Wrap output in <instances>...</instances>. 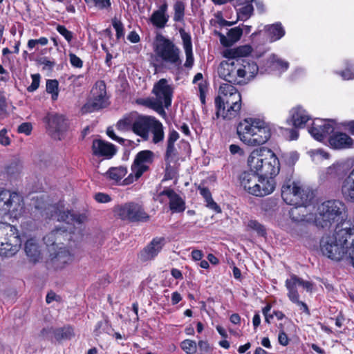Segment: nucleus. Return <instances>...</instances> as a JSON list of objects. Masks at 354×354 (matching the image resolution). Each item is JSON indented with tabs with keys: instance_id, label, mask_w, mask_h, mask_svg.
<instances>
[{
	"instance_id": "6e6552de",
	"label": "nucleus",
	"mask_w": 354,
	"mask_h": 354,
	"mask_svg": "<svg viewBox=\"0 0 354 354\" xmlns=\"http://www.w3.org/2000/svg\"><path fill=\"white\" fill-rule=\"evenodd\" d=\"M156 40L159 44H157L155 51L162 62L177 68L180 67L182 60L180 48L171 39L162 35H157Z\"/></svg>"
},
{
	"instance_id": "ea45409f",
	"label": "nucleus",
	"mask_w": 354,
	"mask_h": 354,
	"mask_svg": "<svg viewBox=\"0 0 354 354\" xmlns=\"http://www.w3.org/2000/svg\"><path fill=\"white\" fill-rule=\"evenodd\" d=\"M74 336V328L71 325H66L55 329L54 338L58 342L64 339H71Z\"/></svg>"
},
{
	"instance_id": "f03ea898",
	"label": "nucleus",
	"mask_w": 354,
	"mask_h": 354,
	"mask_svg": "<svg viewBox=\"0 0 354 354\" xmlns=\"http://www.w3.org/2000/svg\"><path fill=\"white\" fill-rule=\"evenodd\" d=\"M320 250L333 261L346 260L354 267V224L344 221L337 225L332 235L323 236Z\"/></svg>"
},
{
	"instance_id": "9d476101",
	"label": "nucleus",
	"mask_w": 354,
	"mask_h": 354,
	"mask_svg": "<svg viewBox=\"0 0 354 354\" xmlns=\"http://www.w3.org/2000/svg\"><path fill=\"white\" fill-rule=\"evenodd\" d=\"M154 153L150 150H144L138 152L131 165L132 174L124 180L126 185L132 183L138 180L141 176L149 170V165L153 161Z\"/></svg>"
},
{
	"instance_id": "72a5a7b5",
	"label": "nucleus",
	"mask_w": 354,
	"mask_h": 354,
	"mask_svg": "<svg viewBox=\"0 0 354 354\" xmlns=\"http://www.w3.org/2000/svg\"><path fill=\"white\" fill-rule=\"evenodd\" d=\"M241 108V104L228 102V105L221 110V117L225 120H232L239 116Z\"/></svg>"
},
{
	"instance_id": "7ed1b4c3",
	"label": "nucleus",
	"mask_w": 354,
	"mask_h": 354,
	"mask_svg": "<svg viewBox=\"0 0 354 354\" xmlns=\"http://www.w3.org/2000/svg\"><path fill=\"white\" fill-rule=\"evenodd\" d=\"M259 67L252 58L237 59L232 63H221L219 73L227 82L245 85L257 74Z\"/></svg>"
},
{
	"instance_id": "58836bf2",
	"label": "nucleus",
	"mask_w": 354,
	"mask_h": 354,
	"mask_svg": "<svg viewBox=\"0 0 354 354\" xmlns=\"http://www.w3.org/2000/svg\"><path fill=\"white\" fill-rule=\"evenodd\" d=\"M149 131L153 134L152 141L153 143L157 144L164 139V131L162 123L154 118L152 120V124L150 127Z\"/></svg>"
},
{
	"instance_id": "c03bdc74",
	"label": "nucleus",
	"mask_w": 354,
	"mask_h": 354,
	"mask_svg": "<svg viewBox=\"0 0 354 354\" xmlns=\"http://www.w3.org/2000/svg\"><path fill=\"white\" fill-rule=\"evenodd\" d=\"M345 68L336 71L335 73L340 76L343 80H352L354 79V63L349 60L344 61Z\"/></svg>"
},
{
	"instance_id": "13d9d810",
	"label": "nucleus",
	"mask_w": 354,
	"mask_h": 354,
	"mask_svg": "<svg viewBox=\"0 0 354 354\" xmlns=\"http://www.w3.org/2000/svg\"><path fill=\"white\" fill-rule=\"evenodd\" d=\"M86 221V216L84 214H77L71 212L70 223L82 224Z\"/></svg>"
},
{
	"instance_id": "79ce46f5",
	"label": "nucleus",
	"mask_w": 354,
	"mask_h": 354,
	"mask_svg": "<svg viewBox=\"0 0 354 354\" xmlns=\"http://www.w3.org/2000/svg\"><path fill=\"white\" fill-rule=\"evenodd\" d=\"M127 173V169L125 167L120 166L118 167H111L106 173V176L111 180L115 182L120 181Z\"/></svg>"
},
{
	"instance_id": "f8f14e48",
	"label": "nucleus",
	"mask_w": 354,
	"mask_h": 354,
	"mask_svg": "<svg viewBox=\"0 0 354 354\" xmlns=\"http://www.w3.org/2000/svg\"><path fill=\"white\" fill-rule=\"evenodd\" d=\"M109 104L106 90H91L87 102L80 109L82 115L99 111Z\"/></svg>"
},
{
	"instance_id": "cd10ccee",
	"label": "nucleus",
	"mask_w": 354,
	"mask_h": 354,
	"mask_svg": "<svg viewBox=\"0 0 354 354\" xmlns=\"http://www.w3.org/2000/svg\"><path fill=\"white\" fill-rule=\"evenodd\" d=\"M341 191L346 201L354 203V169L343 180Z\"/></svg>"
},
{
	"instance_id": "6ab92c4d",
	"label": "nucleus",
	"mask_w": 354,
	"mask_h": 354,
	"mask_svg": "<svg viewBox=\"0 0 354 354\" xmlns=\"http://www.w3.org/2000/svg\"><path fill=\"white\" fill-rule=\"evenodd\" d=\"M2 236H6L5 237L9 241V243H6V247H10V249L12 248V250H18L21 245V240L17 230L14 226L10 224L0 223V238Z\"/></svg>"
},
{
	"instance_id": "9b49d317",
	"label": "nucleus",
	"mask_w": 354,
	"mask_h": 354,
	"mask_svg": "<svg viewBox=\"0 0 354 354\" xmlns=\"http://www.w3.org/2000/svg\"><path fill=\"white\" fill-rule=\"evenodd\" d=\"M44 122L46 124L50 133L59 140L69 128V122L65 115L57 113H48L44 118Z\"/></svg>"
},
{
	"instance_id": "c9c22d12",
	"label": "nucleus",
	"mask_w": 354,
	"mask_h": 354,
	"mask_svg": "<svg viewBox=\"0 0 354 354\" xmlns=\"http://www.w3.org/2000/svg\"><path fill=\"white\" fill-rule=\"evenodd\" d=\"M154 95L153 100H158L160 102L162 109L163 105L168 108L171 104L172 90H153Z\"/></svg>"
},
{
	"instance_id": "bb28decb",
	"label": "nucleus",
	"mask_w": 354,
	"mask_h": 354,
	"mask_svg": "<svg viewBox=\"0 0 354 354\" xmlns=\"http://www.w3.org/2000/svg\"><path fill=\"white\" fill-rule=\"evenodd\" d=\"M275 188V183L272 178L259 176V183L255 188L253 196L263 197L271 194Z\"/></svg>"
},
{
	"instance_id": "5fc2aeb1",
	"label": "nucleus",
	"mask_w": 354,
	"mask_h": 354,
	"mask_svg": "<svg viewBox=\"0 0 354 354\" xmlns=\"http://www.w3.org/2000/svg\"><path fill=\"white\" fill-rule=\"evenodd\" d=\"M37 63L39 65L43 66V69H47L49 71H52L56 64L54 59L50 60L46 57H40L37 59Z\"/></svg>"
},
{
	"instance_id": "69168bd1",
	"label": "nucleus",
	"mask_w": 354,
	"mask_h": 354,
	"mask_svg": "<svg viewBox=\"0 0 354 354\" xmlns=\"http://www.w3.org/2000/svg\"><path fill=\"white\" fill-rule=\"evenodd\" d=\"M94 198L98 203H109L111 200V198L109 194L101 192L97 193Z\"/></svg>"
},
{
	"instance_id": "c756f323",
	"label": "nucleus",
	"mask_w": 354,
	"mask_h": 354,
	"mask_svg": "<svg viewBox=\"0 0 354 354\" xmlns=\"http://www.w3.org/2000/svg\"><path fill=\"white\" fill-rule=\"evenodd\" d=\"M252 48L250 45L240 46L239 47L228 49L225 53L224 56L228 59H243L250 58L248 55L252 53Z\"/></svg>"
},
{
	"instance_id": "052dcab7",
	"label": "nucleus",
	"mask_w": 354,
	"mask_h": 354,
	"mask_svg": "<svg viewBox=\"0 0 354 354\" xmlns=\"http://www.w3.org/2000/svg\"><path fill=\"white\" fill-rule=\"evenodd\" d=\"M11 140L8 136V130L6 128L0 131V145L3 146H8L10 145Z\"/></svg>"
},
{
	"instance_id": "20e7f679",
	"label": "nucleus",
	"mask_w": 354,
	"mask_h": 354,
	"mask_svg": "<svg viewBox=\"0 0 354 354\" xmlns=\"http://www.w3.org/2000/svg\"><path fill=\"white\" fill-rule=\"evenodd\" d=\"M236 132L240 140L250 146L265 144L271 137L270 126L259 118H248L241 121Z\"/></svg>"
},
{
	"instance_id": "b1692460",
	"label": "nucleus",
	"mask_w": 354,
	"mask_h": 354,
	"mask_svg": "<svg viewBox=\"0 0 354 354\" xmlns=\"http://www.w3.org/2000/svg\"><path fill=\"white\" fill-rule=\"evenodd\" d=\"M93 153L95 156L112 158L117 151L114 145L100 139L94 140L92 145Z\"/></svg>"
},
{
	"instance_id": "ddd939ff",
	"label": "nucleus",
	"mask_w": 354,
	"mask_h": 354,
	"mask_svg": "<svg viewBox=\"0 0 354 354\" xmlns=\"http://www.w3.org/2000/svg\"><path fill=\"white\" fill-rule=\"evenodd\" d=\"M21 201L17 193L0 189V214H15L21 208Z\"/></svg>"
},
{
	"instance_id": "680f3d73",
	"label": "nucleus",
	"mask_w": 354,
	"mask_h": 354,
	"mask_svg": "<svg viewBox=\"0 0 354 354\" xmlns=\"http://www.w3.org/2000/svg\"><path fill=\"white\" fill-rule=\"evenodd\" d=\"M32 130V126L30 122H24L18 127L17 131L28 136L31 133Z\"/></svg>"
},
{
	"instance_id": "6e6d98bb",
	"label": "nucleus",
	"mask_w": 354,
	"mask_h": 354,
	"mask_svg": "<svg viewBox=\"0 0 354 354\" xmlns=\"http://www.w3.org/2000/svg\"><path fill=\"white\" fill-rule=\"evenodd\" d=\"M48 38H46L45 37H41L37 39H29L27 43V46L30 50H31V49L34 48L36 46V45L39 44L41 46H46L48 44Z\"/></svg>"
},
{
	"instance_id": "393cba45",
	"label": "nucleus",
	"mask_w": 354,
	"mask_h": 354,
	"mask_svg": "<svg viewBox=\"0 0 354 354\" xmlns=\"http://www.w3.org/2000/svg\"><path fill=\"white\" fill-rule=\"evenodd\" d=\"M168 6L167 0H163L162 3L158 6V10L153 11L149 20L154 26L158 28H165L169 17L167 15Z\"/></svg>"
},
{
	"instance_id": "de8ad7c7",
	"label": "nucleus",
	"mask_w": 354,
	"mask_h": 354,
	"mask_svg": "<svg viewBox=\"0 0 354 354\" xmlns=\"http://www.w3.org/2000/svg\"><path fill=\"white\" fill-rule=\"evenodd\" d=\"M248 227L257 232L259 236H265L266 235V230L265 227L256 220L249 221Z\"/></svg>"
},
{
	"instance_id": "3c124183",
	"label": "nucleus",
	"mask_w": 354,
	"mask_h": 354,
	"mask_svg": "<svg viewBox=\"0 0 354 354\" xmlns=\"http://www.w3.org/2000/svg\"><path fill=\"white\" fill-rule=\"evenodd\" d=\"M353 166V162L351 160H346L345 162L338 163L334 165L333 169L335 170L337 174H346L350 169L351 167Z\"/></svg>"
},
{
	"instance_id": "423d86ee",
	"label": "nucleus",
	"mask_w": 354,
	"mask_h": 354,
	"mask_svg": "<svg viewBox=\"0 0 354 354\" xmlns=\"http://www.w3.org/2000/svg\"><path fill=\"white\" fill-rule=\"evenodd\" d=\"M281 197L284 202L295 207H306L314 198V193L304 188L291 179L286 180L281 187Z\"/></svg>"
},
{
	"instance_id": "7c9ffc66",
	"label": "nucleus",
	"mask_w": 354,
	"mask_h": 354,
	"mask_svg": "<svg viewBox=\"0 0 354 354\" xmlns=\"http://www.w3.org/2000/svg\"><path fill=\"white\" fill-rule=\"evenodd\" d=\"M243 35V29L239 27H235L230 29L227 32V36L220 34V42L225 47H230L235 42L239 41Z\"/></svg>"
},
{
	"instance_id": "f257e3e1",
	"label": "nucleus",
	"mask_w": 354,
	"mask_h": 354,
	"mask_svg": "<svg viewBox=\"0 0 354 354\" xmlns=\"http://www.w3.org/2000/svg\"><path fill=\"white\" fill-rule=\"evenodd\" d=\"M320 250L333 261L346 260L354 267V224L344 221L337 225L332 235L323 236Z\"/></svg>"
},
{
	"instance_id": "a211bd4d",
	"label": "nucleus",
	"mask_w": 354,
	"mask_h": 354,
	"mask_svg": "<svg viewBox=\"0 0 354 354\" xmlns=\"http://www.w3.org/2000/svg\"><path fill=\"white\" fill-rule=\"evenodd\" d=\"M310 119L306 111L301 106H297L290 111V116L286 120V123L292 127L302 129Z\"/></svg>"
},
{
	"instance_id": "4d7b16f0",
	"label": "nucleus",
	"mask_w": 354,
	"mask_h": 354,
	"mask_svg": "<svg viewBox=\"0 0 354 354\" xmlns=\"http://www.w3.org/2000/svg\"><path fill=\"white\" fill-rule=\"evenodd\" d=\"M292 279L295 280L296 284L301 286L304 288L308 291H311L313 288V283L308 281H304L301 278L298 277L295 274H292Z\"/></svg>"
},
{
	"instance_id": "5701e85b",
	"label": "nucleus",
	"mask_w": 354,
	"mask_h": 354,
	"mask_svg": "<svg viewBox=\"0 0 354 354\" xmlns=\"http://www.w3.org/2000/svg\"><path fill=\"white\" fill-rule=\"evenodd\" d=\"M179 33L183 41V46L186 56L184 66L189 68L193 66L194 63L192 37L190 33L186 32L183 28H180L179 29Z\"/></svg>"
},
{
	"instance_id": "e2e57ef3",
	"label": "nucleus",
	"mask_w": 354,
	"mask_h": 354,
	"mask_svg": "<svg viewBox=\"0 0 354 354\" xmlns=\"http://www.w3.org/2000/svg\"><path fill=\"white\" fill-rule=\"evenodd\" d=\"M299 129V128H296L294 127H292V128H290V129H288V128L285 129V133L290 140H297L298 138V137H299L298 129Z\"/></svg>"
},
{
	"instance_id": "c85d7f7f",
	"label": "nucleus",
	"mask_w": 354,
	"mask_h": 354,
	"mask_svg": "<svg viewBox=\"0 0 354 354\" xmlns=\"http://www.w3.org/2000/svg\"><path fill=\"white\" fill-rule=\"evenodd\" d=\"M25 252L29 261L35 263L41 259V253L39 244L34 239L27 240L24 246Z\"/></svg>"
},
{
	"instance_id": "412c9836",
	"label": "nucleus",
	"mask_w": 354,
	"mask_h": 354,
	"mask_svg": "<svg viewBox=\"0 0 354 354\" xmlns=\"http://www.w3.org/2000/svg\"><path fill=\"white\" fill-rule=\"evenodd\" d=\"M154 118L149 116L138 117L132 124L133 131L144 140H148L150 127Z\"/></svg>"
},
{
	"instance_id": "09e8293b",
	"label": "nucleus",
	"mask_w": 354,
	"mask_h": 354,
	"mask_svg": "<svg viewBox=\"0 0 354 354\" xmlns=\"http://www.w3.org/2000/svg\"><path fill=\"white\" fill-rule=\"evenodd\" d=\"M180 346L187 354H194L196 352V343L194 340L185 339L181 342Z\"/></svg>"
},
{
	"instance_id": "39448f33",
	"label": "nucleus",
	"mask_w": 354,
	"mask_h": 354,
	"mask_svg": "<svg viewBox=\"0 0 354 354\" xmlns=\"http://www.w3.org/2000/svg\"><path fill=\"white\" fill-rule=\"evenodd\" d=\"M251 170L259 176L272 178L279 171V161L276 155L268 149H255L248 158Z\"/></svg>"
},
{
	"instance_id": "4468645a",
	"label": "nucleus",
	"mask_w": 354,
	"mask_h": 354,
	"mask_svg": "<svg viewBox=\"0 0 354 354\" xmlns=\"http://www.w3.org/2000/svg\"><path fill=\"white\" fill-rule=\"evenodd\" d=\"M228 102H236V104H241V96L239 90H223L221 95H218L215 98L216 113L213 117V120L221 118V110L225 108V105H228Z\"/></svg>"
},
{
	"instance_id": "473e14b6",
	"label": "nucleus",
	"mask_w": 354,
	"mask_h": 354,
	"mask_svg": "<svg viewBox=\"0 0 354 354\" xmlns=\"http://www.w3.org/2000/svg\"><path fill=\"white\" fill-rule=\"evenodd\" d=\"M267 70L270 72L277 71L279 73L286 71L289 68V63L275 55L270 57L266 62Z\"/></svg>"
},
{
	"instance_id": "8fccbe9b",
	"label": "nucleus",
	"mask_w": 354,
	"mask_h": 354,
	"mask_svg": "<svg viewBox=\"0 0 354 354\" xmlns=\"http://www.w3.org/2000/svg\"><path fill=\"white\" fill-rule=\"evenodd\" d=\"M112 26L116 32V38L120 39L124 36V28L123 24L120 20H118L116 17L112 19Z\"/></svg>"
},
{
	"instance_id": "864d4df0",
	"label": "nucleus",
	"mask_w": 354,
	"mask_h": 354,
	"mask_svg": "<svg viewBox=\"0 0 354 354\" xmlns=\"http://www.w3.org/2000/svg\"><path fill=\"white\" fill-rule=\"evenodd\" d=\"M55 329L53 327L44 328L40 331L39 337L44 340H52L55 337Z\"/></svg>"
},
{
	"instance_id": "1a4fd4ad",
	"label": "nucleus",
	"mask_w": 354,
	"mask_h": 354,
	"mask_svg": "<svg viewBox=\"0 0 354 354\" xmlns=\"http://www.w3.org/2000/svg\"><path fill=\"white\" fill-rule=\"evenodd\" d=\"M113 212L120 219L133 223L147 222L150 218L144 208L134 202L117 205L113 208Z\"/></svg>"
},
{
	"instance_id": "2eb2a0df",
	"label": "nucleus",
	"mask_w": 354,
	"mask_h": 354,
	"mask_svg": "<svg viewBox=\"0 0 354 354\" xmlns=\"http://www.w3.org/2000/svg\"><path fill=\"white\" fill-rule=\"evenodd\" d=\"M166 241L164 237H155L138 254V257L142 262H146L153 259L162 250Z\"/></svg>"
},
{
	"instance_id": "0eeeda50",
	"label": "nucleus",
	"mask_w": 354,
	"mask_h": 354,
	"mask_svg": "<svg viewBox=\"0 0 354 354\" xmlns=\"http://www.w3.org/2000/svg\"><path fill=\"white\" fill-rule=\"evenodd\" d=\"M344 210V205L339 201L331 200L325 201L318 207L315 223L317 225L322 227H329L332 223L339 221V219H341V221L337 223L336 227L344 221H351L354 224L351 220H343L342 214ZM335 230L336 229H335L334 232Z\"/></svg>"
},
{
	"instance_id": "f3484780",
	"label": "nucleus",
	"mask_w": 354,
	"mask_h": 354,
	"mask_svg": "<svg viewBox=\"0 0 354 354\" xmlns=\"http://www.w3.org/2000/svg\"><path fill=\"white\" fill-rule=\"evenodd\" d=\"M333 123V120H318L317 122H313L309 133L317 140L322 141L334 131Z\"/></svg>"
},
{
	"instance_id": "338daca9",
	"label": "nucleus",
	"mask_w": 354,
	"mask_h": 354,
	"mask_svg": "<svg viewBox=\"0 0 354 354\" xmlns=\"http://www.w3.org/2000/svg\"><path fill=\"white\" fill-rule=\"evenodd\" d=\"M117 128L120 130H127L130 127L132 128V124L129 119L120 120L117 123Z\"/></svg>"
},
{
	"instance_id": "774afa93",
	"label": "nucleus",
	"mask_w": 354,
	"mask_h": 354,
	"mask_svg": "<svg viewBox=\"0 0 354 354\" xmlns=\"http://www.w3.org/2000/svg\"><path fill=\"white\" fill-rule=\"evenodd\" d=\"M93 5L102 10L111 8V3L110 0H97L95 1Z\"/></svg>"
},
{
	"instance_id": "37998d69",
	"label": "nucleus",
	"mask_w": 354,
	"mask_h": 354,
	"mask_svg": "<svg viewBox=\"0 0 354 354\" xmlns=\"http://www.w3.org/2000/svg\"><path fill=\"white\" fill-rule=\"evenodd\" d=\"M173 20L175 22H184L185 13V3L180 0L176 1L174 4Z\"/></svg>"
},
{
	"instance_id": "a878e982",
	"label": "nucleus",
	"mask_w": 354,
	"mask_h": 354,
	"mask_svg": "<svg viewBox=\"0 0 354 354\" xmlns=\"http://www.w3.org/2000/svg\"><path fill=\"white\" fill-rule=\"evenodd\" d=\"M333 149H342L351 148L354 146V140L345 133H336L328 139Z\"/></svg>"
},
{
	"instance_id": "603ef678",
	"label": "nucleus",
	"mask_w": 354,
	"mask_h": 354,
	"mask_svg": "<svg viewBox=\"0 0 354 354\" xmlns=\"http://www.w3.org/2000/svg\"><path fill=\"white\" fill-rule=\"evenodd\" d=\"M56 30L62 35L68 43L71 42L73 38V33L71 30H68L65 26L58 24L56 26Z\"/></svg>"
},
{
	"instance_id": "4c0bfd02",
	"label": "nucleus",
	"mask_w": 354,
	"mask_h": 354,
	"mask_svg": "<svg viewBox=\"0 0 354 354\" xmlns=\"http://www.w3.org/2000/svg\"><path fill=\"white\" fill-rule=\"evenodd\" d=\"M136 103L147 108H150L158 113H165L162 109L160 102L158 100H153V97H139L136 100Z\"/></svg>"
},
{
	"instance_id": "2f4dec72",
	"label": "nucleus",
	"mask_w": 354,
	"mask_h": 354,
	"mask_svg": "<svg viewBox=\"0 0 354 354\" xmlns=\"http://www.w3.org/2000/svg\"><path fill=\"white\" fill-rule=\"evenodd\" d=\"M265 32L267 34L270 41H276L285 35V30L280 22L265 26Z\"/></svg>"
},
{
	"instance_id": "f704fd0d",
	"label": "nucleus",
	"mask_w": 354,
	"mask_h": 354,
	"mask_svg": "<svg viewBox=\"0 0 354 354\" xmlns=\"http://www.w3.org/2000/svg\"><path fill=\"white\" fill-rule=\"evenodd\" d=\"M62 236H68L67 230L62 227H56L44 236L43 240L47 245H54L57 241H61Z\"/></svg>"
},
{
	"instance_id": "dca6fc26",
	"label": "nucleus",
	"mask_w": 354,
	"mask_h": 354,
	"mask_svg": "<svg viewBox=\"0 0 354 354\" xmlns=\"http://www.w3.org/2000/svg\"><path fill=\"white\" fill-rule=\"evenodd\" d=\"M73 259L72 253L65 247H60L50 252V261L55 270H62Z\"/></svg>"
},
{
	"instance_id": "bf43d9fd",
	"label": "nucleus",
	"mask_w": 354,
	"mask_h": 354,
	"mask_svg": "<svg viewBox=\"0 0 354 354\" xmlns=\"http://www.w3.org/2000/svg\"><path fill=\"white\" fill-rule=\"evenodd\" d=\"M69 60L71 66L74 68H81L83 66V61L77 57L75 54L70 53Z\"/></svg>"
},
{
	"instance_id": "aec40b11",
	"label": "nucleus",
	"mask_w": 354,
	"mask_h": 354,
	"mask_svg": "<svg viewBox=\"0 0 354 354\" xmlns=\"http://www.w3.org/2000/svg\"><path fill=\"white\" fill-rule=\"evenodd\" d=\"M259 175L250 169L249 171L241 172L239 176V181L244 190L253 195L259 183Z\"/></svg>"
},
{
	"instance_id": "0e129e2a",
	"label": "nucleus",
	"mask_w": 354,
	"mask_h": 354,
	"mask_svg": "<svg viewBox=\"0 0 354 354\" xmlns=\"http://www.w3.org/2000/svg\"><path fill=\"white\" fill-rule=\"evenodd\" d=\"M106 134L111 138L113 139V140L115 141H117L118 142L120 143V144H122V145H124V142H129V140H125L124 138H120L118 136H117L115 133H114V131L113 129H112V127H109L107 128L106 129Z\"/></svg>"
},
{
	"instance_id": "a19ab883",
	"label": "nucleus",
	"mask_w": 354,
	"mask_h": 354,
	"mask_svg": "<svg viewBox=\"0 0 354 354\" xmlns=\"http://www.w3.org/2000/svg\"><path fill=\"white\" fill-rule=\"evenodd\" d=\"M256 0L247 1L244 5L237 10L238 19L245 21L249 19L254 13V7L252 3Z\"/></svg>"
},
{
	"instance_id": "4be33fe9",
	"label": "nucleus",
	"mask_w": 354,
	"mask_h": 354,
	"mask_svg": "<svg viewBox=\"0 0 354 354\" xmlns=\"http://www.w3.org/2000/svg\"><path fill=\"white\" fill-rule=\"evenodd\" d=\"M158 196H167L169 198V208L172 212L180 213L185 211L186 208L185 202L174 189L166 188L160 192Z\"/></svg>"
},
{
	"instance_id": "49530a36",
	"label": "nucleus",
	"mask_w": 354,
	"mask_h": 354,
	"mask_svg": "<svg viewBox=\"0 0 354 354\" xmlns=\"http://www.w3.org/2000/svg\"><path fill=\"white\" fill-rule=\"evenodd\" d=\"M178 155L174 144L167 143V149L165 153V160L166 161L167 169L170 167V162Z\"/></svg>"
},
{
	"instance_id": "a18cd8bd",
	"label": "nucleus",
	"mask_w": 354,
	"mask_h": 354,
	"mask_svg": "<svg viewBox=\"0 0 354 354\" xmlns=\"http://www.w3.org/2000/svg\"><path fill=\"white\" fill-rule=\"evenodd\" d=\"M296 286L297 284L295 280L292 279V276L290 277V279H288L286 281V286L288 290V297L293 303L298 302V299H299V295L297 292Z\"/></svg>"
},
{
	"instance_id": "e433bc0d",
	"label": "nucleus",
	"mask_w": 354,
	"mask_h": 354,
	"mask_svg": "<svg viewBox=\"0 0 354 354\" xmlns=\"http://www.w3.org/2000/svg\"><path fill=\"white\" fill-rule=\"evenodd\" d=\"M198 190H199L201 195L205 198V201L207 203V207L214 210L217 213L221 212V207L216 202L214 201L212 197V194L207 187L201 185L198 187Z\"/></svg>"
}]
</instances>
